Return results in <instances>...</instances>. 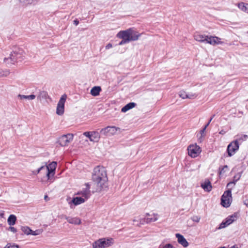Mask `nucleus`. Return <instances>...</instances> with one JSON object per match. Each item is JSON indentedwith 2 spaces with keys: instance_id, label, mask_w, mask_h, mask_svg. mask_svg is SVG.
Returning a JSON list of instances; mask_svg holds the SVG:
<instances>
[{
  "instance_id": "nucleus-1",
  "label": "nucleus",
  "mask_w": 248,
  "mask_h": 248,
  "mask_svg": "<svg viewBox=\"0 0 248 248\" xmlns=\"http://www.w3.org/2000/svg\"><path fill=\"white\" fill-rule=\"evenodd\" d=\"M92 180L94 184L96 185L97 187V189L98 190H101L104 186H106L108 181L105 169L100 166L96 167L93 172Z\"/></svg>"
},
{
  "instance_id": "nucleus-2",
  "label": "nucleus",
  "mask_w": 248,
  "mask_h": 248,
  "mask_svg": "<svg viewBox=\"0 0 248 248\" xmlns=\"http://www.w3.org/2000/svg\"><path fill=\"white\" fill-rule=\"evenodd\" d=\"M24 53L23 50L21 48L17 46H14L9 57L5 58L3 61L8 65L14 64L16 62L21 61L23 59Z\"/></svg>"
},
{
  "instance_id": "nucleus-3",
  "label": "nucleus",
  "mask_w": 248,
  "mask_h": 248,
  "mask_svg": "<svg viewBox=\"0 0 248 248\" xmlns=\"http://www.w3.org/2000/svg\"><path fill=\"white\" fill-rule=\"evenodd\" d=\"M140 35V33H139L132 28H130L125 31H120L117 34V36L118 37H127L128 40H129V42H130L138 40Z\"/></svg>"
},
{
  "instance_id": "nucleus-4",
  "label": "nucleus",
  "mask_w": 248,
  "mask_h": 248,
  "mask_svg": "<svg viewBox=\"0 0 248 248\" xmlns=\"http://www.w3.org/2000/svg\"><path fill=\"white\" fill-rule=\"evenodd\" d=\"M113 244L112 238H103L98 239L93 243V248H106Z\"/></svg>"
},
{
  "instance_id": "nucleus-5",
  "label": "nucleus",
  "mask_w": 248,
  "mask_h": 248,
  "mask_svg": "<svg viewBox=\"0 0 248 248\" xmlns=\"http://www.w3.org/2000/svg\"><path fill=\"white\" fill-rule=\"evenodd\" d=\"M232 202V191L228 189L225 191L221 196V203L225 207H228L230 206Z\"/></svg>"
},
{
  "instance_id": "nucleus-6",
  "label": "nucleus",
  "mask_w": 248,
  "mask_h": 248,
  "mask_svg": "<svg viewBox=\"0 0 248 248\" xmlns=\"http://www.w3.org/2000/svg\"><path fill=\"white\" fill-rule=\"evenodd\" d=\"M120 128L115 126H108L105 128H102L100 130V133L106 136H111L117 134V132L121 131Z\"/></svg>"
},
{
  "instance_id": "nucleus-7",
  "label": "nucleus",
  "mask_w": 248,
  "mask_h": 248,
  "mask_svg": "<svg viewBox=\"0 0 248 248\" xmlns=\"http://www.w3.org/2000/svg\"><path fill=\"white\" fill-rule=\"evenodd\" d=\"M74 135L72 134L63 135L59 138L58 142L62 147L67 146L73 140Z\"/></svg>"
},
{
  "instance_id": "nucleus-8",
  "label": "nucleus",
  "mask_w": 248,
  "mask_h": 248,
  "mask_svg": "<svg viewBox=\"0 0 248 248\" xmlns=\"http://www.w3.org/2000/svg\"><path fill=\"white\" fill-rule=\"evenodd\" d=\"M187 150L188 155L194 158L198 156L201 152V148L196 144L190 145L187 148Z\"/></svg>"
},
{
  "instance_id": "nucleus-9",
  "label": "nucleus",
  "mask_w": 248,
  "mask_h": 248,
  "mask_svg": "<svg viewBox=\"0 0 248 248\" xmlns=\"http://www.w3.org/2000/svg\"><path fill=\"white\" fill-rule=\"evenodd\" d=\"M67 96L66 94L62 95L57 104L56 113L59 115H62L64 111V104L66 99Z\"/></svg>"
},
{
  "instance_id": "nucleus-10",
  "label": "nucleus",
  "mask_w": 248,
  "mask_h": 248,
  "mask_svg": "<svg viewBox=\"0 0 248 248\" xmlns=\"http://www.w3.org/2000/svg\"><path fill=\"white\" fill-rule=\"evenodd\" d=\"M239 149V144L237 140H235L230 143L227 147V152L229 156H232Z\"/></svg>"
},
{
  "instance_id": "nucleus-11",
  "label": "nucleus",
  "mask_w": 248,
  "mask_h": 248,
  "mask_svg": "<svg viewBox=\"0 0 248 248\" xmlns=\"http://www.w3.org/2000/svg\"><path fill=\"white\" fill-rule=\"evenodd\" d=\"M221 39L217 36H208L206 40V43L215 46L218 44H223V42L220 41Z\"/></svg>"
},
{
  "instance_id": "nucleus-12",
  "label": "nucleus",
  "mask_w": 248,
  "mask_h": 248,
  "mask_svg": "<svg viewBox=\"0 0 248 248\" xmlns=\"http://www.w3.org/2000/svg\"><path fill=\"white\" fill-rule=\"evenodd\" d=\"M86 188L83 189L80 192H78L77 194L81 195L82 196L81 197L84 198L86 200H87L90 196V185L89 184H86Z\"/></svg>"
},
{
  "instance_id": "nucleus-13",
  "label": "nucleus",
  "mask_w": 248,
  "mask_h": 248,
  "mask_svg": "<svg viewBox=\"0 0 248 248\" xmlns=\"http://www.w3.org/2000/svg\"><path fill=\"white\" fill-rule=\"evenodd\" d=\"M146 216H150V215L149 213L146 214ZM151 217H146L143 220L140 219V223H143V222H145L147 223H149L152 222H155L157 220V215L153 214V215H151Z\"/></svg>"
},
{
  "instance_id": "nucleus-14",
  "label": "nucleus",
  "mask_w": 248,
  "mask_h": 248,
  "mask_svg": "<svg viewBox=\"0 0 248 248\" xmlns=\"http://www.w3.org/2000/svg\"><path fill=\"white\" fill-rule=\"evenodd\" d=\"M175 235L177 238L178 242L180 244L185 248H186L188 246V243L182 235L179 233H176Z\"/></svg>"
},
{
  "instance_id": "nucleus-15",
  "label": "nucleus",
  "mask_w": 248,
  "mask_h": 248,
  "mask_svg": "<svg viewBox=\"0 0 248 248\" xmlns=\"http://www.w3.org/2000/svg\"><path fill=\"white\" fill-rule=\"evenodd\" d=\"M201 187L207 192H210L211 191L212 186L210 181L208 179H206L205 181L201 184Z\"/></svg>"
},
{
  "instance_id": "nucleus-16",
  "label": "nucleus",
  "mask_w": 248,
  "mask_h": 248,
  "mask_svg": "<svg viewBox=\"0 0 248 248\" xmlns=\"http://www.w3.org/2000/svg\"><path fill=\"white\" fill-rule=\"evenodd\" d=\"M57 163L56 162H52L50 163L48 166L45 165V168L44 170H45L46 171H48L51 172H53V175L54 174V171L56 168Z\"/></svg>"
},
{
  "instance_id": "nucleus-17",
  "label": "nucleus",
  "mask_w": 248,
  "mask_h": 248,
  "mask_svg": "<svg viewBox=\"0 0 248 248\" xmlns=\"http://www.w3.org/2000/svg\"><path fill=\"white\" fill-rule=\"evenodd\" d=\"M179 95L182 99L189 98L194 99L196 97L195 94H187L186 92L184 91H181L179 93Z\"/></svg>"
},
{
  "instance_id": "nucleus-18",
  "label": "nucleus",
  "mask_w": 248,
  "mask_h": 248,
  "mask_svg": "<svg viewBox=\"0 0 248 248\" xmlns=\"http://www.w3.org/2000/svg\"><path fill=\"white\" fill-rule=\"evenodd\" d=\"M194 37L196 41L206 43V40L208 37L207 35L196 33L194 35Z\"/></svg>"
},
{
  "instance_id": "nucleus-19",
  "label": "nucleus",
  "mask_w": 248,
  "mask_h": 248,
  "mask_svg": "<svg viewBox=\"0 0 248 248\" xmlns=\"http://www.w3.org/2000/svg\"><path fill=\"white\" fill-rule=\"evenodd\" d=\"M64 218L71 224H80L81 223L80 220L77 217H67L66 216H63Z\"/></svg>"
},
{
  "instance_id": "nucleus-20",
  "label": "nucleus",
  "mask_w": 248,
  "mask_h": 248,
  "mask_svg": "<svg viewBox=\"0 0 248 248\" xmlns=\"http://www.w3.org/2000/svg\"><path fill=\"white\" fill-rule=\"evenodd\" d=\"M100 138V136L98 132H91V137L90 138L91 141L98 142Z\"/></svg>"
},
{
  "instance_id": "nucleus-21",
  "label": "nucleus",
  "mask_w": 248,
  "mask_h": 248,
  "mask_svg": "<svg viewBox=\"0 0 248 248\" xmlns=\"http://www.w3.org/2000/svg\"><path fill=\"white\" fill-rule=\"evenodd\" d=\"M86 200L83 198V197H77L75 198H74L72 200V202L75 205H78L80 204H81L85 202Z\"/></svg>"
},
{
  "instance_id": "nucleus-22",
  "label": "nucleus",
  "mask_w": 248,
  "mask_h": 248,
  "mask_svg": "<svg viewBox=\"0 0 248 248\" xmlns=\"http://www.w3.org/2000/svg\"><path fill=\"white\" fill-rule=\"evenodd\" d=\"M48 97L47 93L46 91H40L37 96V99L40 101H42L43 100H46Z\"/></svg>"
},
{
  "instance_id": "nucleus-23",
  "label": "nucleus",
  "mask_w": 248,
  "mask_h": 248,
  "mask_svg": "<svg viewBox=\"0 0 248 248\" xmlns=\"http://www.w3.org/2000/svg\"><path fill=\"white\" fill-rule=\"evenodd\" d=\"M101 91V88L100 86H94L91 90L90 93L93 96H96L99 94Z\"/></svg>"
},
{
  "instance_id": "nucleus-24",
  "label": "nucleus",
  "mask_w": 248,
  "mask_h": 248,
  "mask_svg": "<svg viewBox=\"0 0 248 248\" xmlns=\"http://www.w3.org/2000/svg\"><path fill=\"white\" fill-rule=\"evenodd\" d=\"M136 105V103L134 102L129 103L122 108L121 111L123 112H126L128 110L134 108Z\"/></svg>"
},
{
  "instance_id": "nucleus-25",
  "label": "nucleus",
  "mask_w": 248,
  "mask_h": 248,
  "mask_svg": "<svg viewBox=\"0 0 248 248\" xmlns=\"http://www.w3.org/2000/svg\"><path fill=\"white\" fill-rule=\"evenodd\" d=\"M237 217V214L234 213L232 215L229 216L227 218H226L225 221H226V223H227V225H229L230 224H232L233 221H234Z\"/></svg>"
},
{
  "instance_id": "nucleus-26",
  "label": "nucleus",
  "mask_w": 248,
  "mask_h": 248,
  "mask_svg": "<svg viewBox=\"0 0 248 248\" xmlns=\"http://www.w3.org/2000/svg\"><path fill=\"white\" fill-rule=\"evenodd\" d=\"M19 2L21 4L25 5H35L38 2V0H18Z\"/></svg>"
},
{
  "instance_id": "nucleus-27",
  "label": "nucleus",
  "mask_w": 248,
  "mask_h": 248,
  "mask_svg": "<svg viewBox=\"0 0 248 248\" xmlns=\"http://www.w3.org/2000/svg\"><path fill=\"white\" fill-rule=\"evenodd\" d=\"M16 220V217L14 215H11L8 218L7 222L10 226H12L15 224Z\"/></svg>"
},
{
  "instance_id": "nucleus-28",
  "label": "nucleus",
  "mask_w": 248,
  "mask_h": 248,
  "mask_svg": "<svg viewBox=\"0 0 248 248\" xmlns=\"http://www.w3.org/2000/svg\"><path fill=\"white\" fill-rule=\"evenodd\" d=\"M17 97L20 98V99H29V100H33L35 98V95L34 94H31L30 95H22V94H18Z\"/></svg>"
},
{
  "instance_id": "nucleus-29",
  "label": "nucleus",
  "mask_w": 248,
  "mask_h": 248,
  "mask_svg": "<svg viewBox=\"0 0 248 248\" xmlns=\"http://www.w3.org/2000/svg\"><path fill=\"white\" fill-rule=\"evenodd\" d=\"M238 7L240 9L244 12L248 13V4H245L243 2H241L238 4Z\"/></svg>"
},
{
  "instance_id": "nucleus-30",
  "label": "nucleus",
  "mask_w": 248,
  "mask_h": 248,
  "mask_svg": "<svg viewBox=\"0 0 248 248\" xmlns=\"http://www.w3.org/2000/svg\"><path fill=\"white\" fill-rule=\"evenodd\" d=\"M21 230L23 232L27 235L31 234V230L29 227L27 226L22 227Z\"/></svg>"
},
{
  "instance_id": "nucleus-31",
  "label": "nucleus",
  "mask_w": 248,
  "mask_h": 248,
  "mask_svg": "<svg viewBox=\"0 0 248 248\" xmlns=\"http://www.w3.org/2000/svg\"><path fill=\"white\" fill-rule=\"evenodd\" d=\"M4 248H19V246L14 243H8Z\"/></svg>"
},
{
  "instance_id": "nucleus-32",
  "label": "nucleus",
  "mask_w": 248,
  "mask_h": 248,
  "mask_svg": "<svg viewBox=\"0 0 248 248\" xmlns=\"http://www.w3.org/2000/svg\"><path fill=\"white\" fill-rule=\"evenodd\" d=\"M238 138L236 139V140H237V142L238 143V141H243L244 140H246L248 138V136L246 135H243L240 136H238Z\"/></svg>"
},
{
  "instance_id": "nucleus-33",
  "label": "nucleus",
  "mask_w": 248,
  "mask_h": 248,
  "mask_svg": "<svg viewBox=\"0 0 248 248\" xmlns=\"http://www.w3.org/2000/svg\"><path fill=\"white\" fill-rule=\"evenodd\" d=\"M119 38L123 39V40L119 43V45H123L124 44H127L129 42V40H128V38H127V37Z\"/></svg>"
},
{
  "instance_id": "nucleus-34",
  "label": "nucleus",
  "mask_w": 248,
  "mask_h": 248,
  "mask_svg": "<svg viewBox=\"0 0 248 248\" xmlns=\"http://www.w3.org/2000/svg\"><path fill=\"white\" fill-rule=\"evenodd\" d=\"M191 219L192 221L196 222H199L200 221V220L201 219L200 217L198 216H194L191 217Z\"/></svg>"
},
{
  "instance_id": "nucleus-35",
  "label": "nucleus",
  "mask_w": 248,
  "mask_h": 248,
  "mask_svg": "<svg viewBox=\"0 0 248 248\" xmlns=\"http://www.w3.org/2000/svg\"><path fill=\"white\" fill-rule=\"evenodd\" d=\"M158 248H173V246L171 244H168L165 245H160Z\"/></svg>"
},
{
  "instance_id": "nucleus-36",
  "label": "nucleus",
  "mask_w": 248,
  "mask_h": 248,
  "mask_svg": "<svg viewBox=\"0 0 248 248\" xmlns=\"http://www.w3.org/2000/svg\"><path fill=\"white\" fill-rule=\"evenodd\" d=\"M41 232L42 231L40 230H37L35 231L31 230V234L33 235H37L40 234Z\"/></svg>"
},
{
  "instance_id": "nucleus-37",
  "label": "nucleus",
  "mask_w": 248,
  "mask_h": 248,
  "mask_svg": "<svg viewBox=\"0 0 248 248\" xmlns=\"http://www.w3.org/2000/svg\"><path fill=\"white\" fill-rule=\"evenodd\" d=\"M235 182H231L229 183L227 185V187H229L228 189H232V187H233L235 186Z\"/></svg>"
},
{
  "instance_id": "nucleus-38",
  "label": "nucleus",
  "mask_w": 248,
  "mask_h": 248,
  "mask_svg": "<svg viewBox=\"0 0 248 248\" xmlns=\"http://www.w3.org/2000/svg\"><path fill=\"white\" fill-rule=\"evenodd\" d=\"M228 226V225H227V223H226V221L224 220L222 221V222L220 224L219 227H218L219 229H223L225 228Z\"/></svg>"
},
{
  "instance_id": "nucleus-39",
  "label": "nucleus",
  "mask_w": 248,
  "mask_h": 248,
  "mask_svg": "<svg viewBox=\"0 0 248 248\" xmlns=\"http://www.w3.org/2000/svg\"><path fill=\"white\" fill-rule=\"evenodd\" d=\"M44 168H45V166H41L40 168H39L36 171H32V173L33 174H35V175H37V174H38L40 171L41 170H44Z\"/></svg>"
},
{
  "instance_id": "nucleus-40",
  "label": "nucleus",
  "mask_w": 248,
  "mask_h": 248,
  "mask_svg": "<svg viewBox=\"0 0 248 248\" xmlns=\"http://www.w3.org/2000/svg\"><path fill=\"white\" fill-rule=\"evenodd\" d=\"M240 177H241V175L239 174H237V175H235L234 177H233V180L232 181V182H235V184L236 183V182L239 180L240 178Z\"/></svg>"
},
{
  "instance_id": "nucleus-41",
  "label": "nucleus",
  "mask_w": 248,
  "mask_h": 248,
  "mask_svg": "<svg viewBox=\"0 0 248 248\" xmlns=\"http://www.w3.org/2000/svg\"><path fill=\"white\" fill-rule=\"evenodd\" d=\"M83 135L88 137L90 140V138L91 137V132H85L83 133Z\"/></svg>"
},
{
  "instance_id": "nucleus-42",
  "label": "nucleus",
  "mask_w": 248,
  "mask_h": 248,
  "mask_svg": "<svg viewBox=\"0 0 248 248\" xmlns=\"http://www.w3.org/2000/svg\"><path fill=\"white\" fill-rule=\"evenodd\" d=\"M47 171L46 176H47V179L49 180L50 179V178L51 177L53 176L54 175H53V172H50L48 171Z\"/></svg>"
},
{
  "instance_id": "nucleus-43",
  "label": "nucleus",
  "mask_w": 248,
  "mask_h": 248,
  "mask_svg": "<svg viewBox=\"0 0 248 248\" xmlns=\"http://www.w3.org/2000/svg\"><path fill=\"white\" fill-rule=\"evenodd\" d=\"M208 125H209V123H207V124L205 125V126H204V127L202 130H201V135H202L204 133V132L205 130H206V128H207V127Z\"/></svg>"
},
{
  "instance_id": "nucleus-44",
  "label": "nucleus",
  "mask_w": 248,
  "mask_h": 248,
  "mask_svg": "<svg viewBox=\"0 0 248 248\" xmlns=\"http://www.w3.org/2000/svg\"><path fill=\"white\" fill-rule=\"evenodd\" d=\"M9 230L13 232H17L16 229L14 227L10 226L9 228Z\"/></svg>"
},
{
  "instance_id": "nucleus-45",
  "label": "nucleus",
  "mask_w": 248,
  "mask_h": 248,
  "mask_svg": "<svg viewBox=\"0 0 248 248\" xmlns=\"http://www.w3.org/2000/svg\"><path fill=\"white\" fill-rule=\"evenodd\" d=\"M112 47V45L111 44L109 43L106 46V49H108Z\"/></svg>"
},
{
  "instance_id": "nucleus-46",
  "label": "nucleus",
  "mask_w": 248,
  "mask_h": 248,
  "mask_svg": "<svg viewBox=\"0 0 248 248\" xmlns=\"http://www.w3.org/2000/svg\"><path fill=\"white\" fill-rule=\"evenodd\" d=\"M74 24L76 25V26H77L78 24H79V21L78 19H75V20H74Z\"/></svg>"
},
{
  "instance_id": "nucleus-47",
  "label": "nucleus",
  "mask_w": 248,
  "mask_h": 248,
  "mask_svg": "<svg viewBox=\"0 0 248 248\" xmlns=\"http://www.w3.org/2000/svg\"><path fill=\"white\" fill-rule=\"evenodd\" d=\"M9 74V72L8 71H6L5 74L3 75V76L6 77Z\"/></svg>"
},
{
  "instance_id": "nucleus-48",
  "label": "nucleus",
  "mask_w": 248,
  "mask_h": 248,
  "mask_svg": "<svg viewBox=\"0 0 248 248\" xmlns=\"http://www.w3.org/2000/svg\"><path fill=\"white\" fill-rule=\"evenodd\" d=\"M244 204L248 207V200H246L244 201Z\"/></svg>"
},
{
  "instance_id": "nucleus-49",
  "label": "nucleus",
  "mask_w": 248,
  "mask_h": 248,
  "mask_svg": "<svg viewBox=\"0 0 248 248\" xmlns=\"http://www.w3.org/2000/svg\"><path fill=\"white\" fill-rule=\"evenodd\" d=\"M224 168H222V169L220 170L219 174H221L222 173L224 172Z\"/></svg>"
},
{
  "instance_id": "nucleus-50",
  "label": "nucleus",
  "mask_w": 248,
  "mask_h": 248,
  "mask_svg": "<svg viewBox=\"0 0 248 248\" xmlns=\"http://www.w3.org/2000/svg\"><path fill=\"white\" fill-rule=\"evenodd\" d=\"M215 116V115H214L210 119L209 121H208V123L209 124H210V123L211 122V121H212V120L213 119V118H214V117Z\"/></svg>"
},
{
  "instance_id": "nucleus-51",
  "label": "nucleus",
  "mask_w": 248,
  "mask_h": 248,
  "mask_svg": "<svg viewBox=\"0 0 248 248\" xmlns=\"http://www.w3.org/2000/svg\"><path fill=\"white\" fill-rule=\"evenodd\" d=\"M223 168H224V169H227V168H228V166H227V165H225V166H224L223 167Z\"/></svg>"
},
{
  "instance_id": "nucleus-52",
  "label": "nucleus",
  "mask_w": 248,
  "mask_h": 248,
  "mask_svg": "<svg viewBox=\"0 0 248 248\" xmlns=\"http://www.w3.org/2000/svg\"><path fill=\"white\" fill-rule=\"evenodd\" d=\"M224 132L223 131H221L219 132L220 134H223Z\"/></svg>"
},
{
  "instance_id": "nucleus-53",
  "label": "nucleus",
  "mask_w": 248,
  "mask_h": 248,
  "mask_svg": "<svg viewBox=\"0 0 248 248\" xmlns=\"http://www.w3.org/2000/svg\"><path fill=\"white\" fill-rule=\"evenodd\" d=\"M48 198V197L47 196H45V200H46V199Z\"/></svg>"
},
{
  "instance_id": "nucleus-54",
  "label": "nucleus",
  "mask_w": 248,
  "mask_h": 248,
  "mask_svg": "<svg viewBox=\"0 0 248 248\" xmlns=\"http://www.w3.org/2000/svg\"><path fill=\"white\" fill-rule=\"evenodd\" d=\"M136 221H138V220H137L136 219H134L133 222H136Z\"/></svg>"
},
{
  "instance_id": "nucleus-55",
  "label": "nucleus",
  "mask_w": 248,
  "mask_h": 248,
  "mask_svg": "<svg viewBox=\"0 0 248 248\" xmlns=\"http://www.w3.org/2000/svg\"><path fill=\"white\" fill-rule=\"evenodd\" d=\"M219 248H226L225 247H220Z\"/></svg>"
},
{
  "instance_id": "nucleus-56",
  "label": "nucleus",
  "mask_w": 248,
  "mask_h": 248,
  "mask_svg": "<svg viewBox=\"0 0 248 248\" xmlns=\"http://www.w3.org/2000/svg\"><path fill=\"white\" fill-rule=\"evenodd\" d=\"M247 33H248V31L247 32Z\"/></svg>"
}]
</instances>
